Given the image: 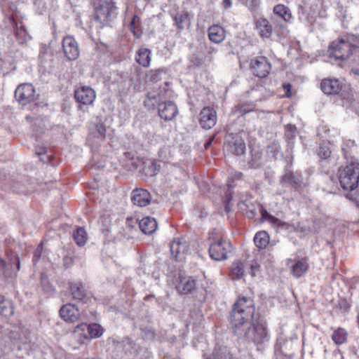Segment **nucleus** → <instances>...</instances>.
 Here are the masks:
<instances>
[{"instance_id":"0eeeda50","label":"nucleus","mask_w":359,"mask_h":359,"mask_svg":"<svg viewBox=\"0 0 359 359\" xmlns=\"http://www.w3.org/2000/svg\"><path fill=\"white\" fill-rule=\"evenodd\" d=\"M16 100L22 105H26L35 100V89L31 83L19 85L15 90Z\"/></svg>"},{"instance_id":"0e129e2a","label":"nucleus","mask_w":359,"mask_h":359,"mask_svg":"<svg viewBox=\"0 0 359 359\" xmlns=\"http://www.w3.org/2000/svg\"><path fill=\"white\" fill-rule=\"evenodd\" d=\"M351 72L355 74V75H358L359 76V69L356 68V69H352Z\"/></svg>"},{"instance_id":"4d7b16f0","label":"nucleus","mask_w":359,"mask_h":359,"mask_svg":"<svg viewBox=\"0 0 359 359\" xmlns=\"http://www.w3.org/2000/svg\"><path fill=\"white\" fill-rule=\"evenodd\" d=\"M41 257V248L40 246L37 248L35 250L34 256H33V262L34 263L37 262Z\"/></svg>"},{"instance_id":"69168bd1","label":"nucleus","mask_w":359,"mask_h":359,"mask_svg":"<svg viewBox=\"0 0 359 359\" xmlns=\"http://www.w3.org/2000/svg\"><path fill=\"white\" fill-rule=\"evenodd\" d=\"M216 52V49L215 48L210 47L208 50V54H212Z\"/></svg>"},{"instance_id":"6e6552de","label":"nucleus","mask_w":359,"mask_h":359,"mask_svg":"<svg viewBox=\"0 0 359 359\" xmlns=\"http://www.w3.org/2000/svg\"><path fill=\"white\" fill-rule=\"evenodd\" d=\"M104 332L102 327L97 323L86 324L81 323L78 325L74 330V332L78 333L86 339H93L100 337Z\"/></svg>"},{"instance_id":"473e14b6","label":"nucleus","mask_w":359,"mask_h":359,"mask_svg":"<svg viewBox=\"0 0 359 359\" xmlns=\"http://www.w3.org/2000/svg\"><path fill=\"white\" fill-rule=\"evenodd\" d=\"M254 242L258 248H265L269 243V234L264 231L257 232L254 237Z\"/></svg>"},{"instance_id":"cd10ccee","label":"nucleus","mask_w":359,"mask_h":359,"mask_svg":"<svg viewBox=\"0 0 359 359\" xmlns=\"http://www.w3.org/2000/svg\"><path fill=\"white\" fill-rule=\"evenodd\" d=\"M163 102L160 94L156 91L149 92L144 100V104L148 109H154L156 106Z\"/></svg>"},{"instance_id":"6e6d98bb","label":"nucleus","mask_w":359,"mask_h":359,"mask_svg":"<svg viewBox=\"0 0 359 359\" xmlns=\"http://www.w3.org/2000/svg\"><path fill=\"white\" fill-rule=\"evenodd\" d=\"M64 265L65 267H69L73 263V258L72 257L65 256L63 259Z\"/></svg>"},{"instance_id":"9b49d317","label":"nucleus","mask_w":359,"mask_h":359,"mask_svg":"<svg viewBox=\"0 0 359 359\" xmlns=\"http://www.w3.org/2000/svg\"><path fill=\"white\" fill-rule=\"evenodd\" d=\"M74 97L78 103L90 105L94 102L96 94L91 87L83 86L74 90Z\"/></svg>"},{"instance_id":"680f3d73","label":"nucleus","mask_w":359,"mask_h":359,"mask_svg":"<svg viewBox=\"0 0 359 359\" xmlns=\"http://www.w3.org/2000/svg\"><path fill=\"white\" fill-rule=\"evenodd\" d=\"M223 5H224V7L226 8H229L231 6V0H224L223 1Z\"/></svg>"},{"instance_id":"412c9836","label":"nucleus","mask_w":359,"mask_h":359,"mask_svg":"<svg viewBox=\"0 0 359 359\" xmlns=\"http://www.w3.org/2000/svg\"><path fill=\"white\" fill-rule=\"evenodd\" d=\"M69 290L73 299L85 302L88 299V293L81 282H69Z\"/></svg>"},{"instance_id":"7c9ffc66","label":"nucleus","mask_w":359,"mask_h":359,"mask_svg":"<svg viewBox=\"0 0 359 359\" xmlns=\"http://www.w3.org/2000/svg\"><path fill=\"white\" fill-rule=\"evenodd\" d=\"M175 25L178 29H184L185 27H188L190 25L191 20L189 15L187 12L178 13L175 17Z\"/></svg>"},{"instance_id":"20e7f679","label":"nucleus","mask_w":359,"mask_h":359,"mask_svg":"<svg viewBox=\"0 0 359 359\" xmlns=\"http://www.w3.org/2000/svg\"><path fill=\"white\" fill-rule=\"evenodd\" d=\"M338 179L343 189L353 191L358 186L359 163L351 162L338 170Z\"/></svg>"},{"instance_id":"3c124183","label":"nucleus","mask_w":359,"mask_h":359,"mask_svg":"<svg viewBox=\"0 0 359 359\" xmlns=\"http://www.w3.org/2000/svg\"><path fill=\"white\" fill-rule=\"evenodd\" d=\"M279 146L278 145H271V146H269L268 148H267V152L268 153H273V156L275 158H277V155L279 154Z\"/></svg>"},{"instance_id":"c756f323","label":"nucleus","mask_w":359,"mask_h":359,"mask_svg":"<svg viewBox=\"0 0 359 359\" xmlns=\"http://www.w3.org/2000/svg\"><path fill=\"white\" fill-rule=\"evenodd\" d=\"M166 74L167 70L165 68L151 69L146 73V78L148 81L156 83L161 81Z\"/></svg>"},{"instance_id":"9d476101","label":"nucleus","mask_w":359,"mask_h":359,"mask_svg":"<svg viewBox=\"0 0 359 359\" xmlns=\"http://www.w3.org/2000/svg\"><path fill=\"white\" fill-rule=\"evenodd\" d=\"M217 111L210 107H204L199 114V124L206 130L213 128L217 123Z\"/></svg>"},{"instance_id":"864d4df0","label":"nucleus","mask_w":359,"mask_h":359,"mask_svg":"<svg viewBox=\"0 0 359 359\" xmlns=\"http://www.w3.org/2000/svg\"><path fill=\"white\" fill-rule=\"evenodd\" d=\"M296 128L290 126L288 127L285 135L287 136V138H292L294 136Z\"/></svg>"},{"instance_id":"49530a36","label":"nucleus","mask_w":359,"mask_h":359,"mask_svg":"<svg viewBox=\"0 0 359 359\" xmlns=\"http://www.w3.org/2000/svg\"><path fill=\"white\" fill-rule=\"evenodd\" d=\"M96 128V131L97 133V137H104L105 136V133H106V131H107V128L106 126L100 123H97L95 126Z\"/></svg>"},{"instance_id":"58836bf2","label":"nucleus","mask_w":359,"mask_h":359,"mask_svg":"<svg viewBox=\"0 0 359 359\" xmlns=\"http://www.w3.org/2000/svg\"><path fill=\"white\" fill-rule=\"evenodd\" d=\"M255 105L253 103H244L238 104L232 109V113L234 114L244 115L254 111Z\"/></svg>"},{"instance_id":"a18cd8bd","label":"nucleus","mask_w":359,"mask_h":359,"mask_svg":"<svg viewBox=\"0 0 359 359\" xmlns=\"http://www.w3.org/2000/svg\"><path fill=\"white\" fill-rule=\"evenodd\" d=\"M244 215H245L249 219L254 218L257 215V208L255 205L252 203H250L249 208L245 210Z\"/></svg>"},{"instance_id":"bb28decb","label":"nucleus","mask_w":359,"mask_h":359,"mask_svg":"<svg viewBox=\"0 0 359 359\" xmlns=\"http://www.w3.org/2000/svg\"><path fill=\"white\" fill-rule=\"evenodd\" d=\"M259 209L262 215V218L265 220H267L273 226L285 229H289L290 227L291 226L290 224L283 222L280 219L276 218V217L270 215L262 207H259Z\"/></svg>"},{"instance_id":"bf43d9fd","label":"nucleus","mask_w":359,"mask_h":359,"mask_svg":"<svg viewBox=\"0 0 359 359\" xmlns=\"http://www.w3.org/2000/svg\"><path fill=\"white\" fill-rule=\"evenodd\" d=\"M214 138H215L214 136L209 137L208 141L204 144V147H205V149H208L210 147Z\"/></svg>"},{"instance_id":"72a5a7b5","label":"nucleus","mask_w":359,"mask_h":359,"mask_svg":"<svg viewBox=\"0 0 359 359\" xmlns=\"http://www.w3.org/2000/svg\"><path fill=\"white\" fill-rule=\"evenodd\" d=\"M15 35L20 43H24L27 42V40L30 38L27 33V31L25 29L22 22L20 23L15 22Z\"/></svg>"},{"instance_id":"2f4dec72","label":"nucleus","mask_w":359,"mask_h":359,"mask_svg":"<svg viewBox=\"0 0 359 359\" xmlns=\"http://www.w3.org/2000/svg\"><path fill=\"white\" fill-rule=\"evenodd\" d=\"M257 27L263 39H268L271 36L272 27L266 19H262L257 22Z\"/></svg>"},{"instance_id":"c03bdc74","label":"nucleus","mask_w":359,"mask_h":359,"mask_svg":"<svg viewBox=\"0 0 359 359\" xmlns=\"http://www.w3.org/2000/svg\"><path fill=\"white\" fill-rule=\"evenodd\" d=\"M118 344H120L125 351H130L131 348H133V346L135 345L134 341L129 337H125L122 339L121 342H118Z\"/></svg>"},{"instance_id":"f257e3e1","label":"nucleus","mask_w":359,"mask_h":359,"mask_svg":"<svg viewBox=\"0 0 359 359\" xmlns=\"http://www.w3.org/2000/svg\"><path fill=\"white\" fill-rule=\"evenodd\" d=\"M255 307L251 298L243 297L233 305L230 313V324L233 333L242 338L243 330L255 318Z\"/></svg>"},{"instance_id":"a211bd4d","label":"nucleus","mask_w":359,"mask_h":359,"mask_svg":"<svg viewBox=\"0 0 359 359\" xmlns=\"http://www.w3.org/2000/svg\"><path fill=\"white\" fill-rule=\"evenodd\" d=\"M151 200V194L146 189L137 188L132 191L131 201L135 205L145 207L150 203Z\"/></svg>"},{"instance_id":"7ed1b4c3","label":"nucleus","mask_w":359,"mask_h":359,"mask_svg":"<svg viewBox=\"0 0 359 359\" xmlns=\"http://www.w3.org/2000/svg\"><path fill=\"white\" fill-rule=\"evenodd\" d=\"M242 337L257 346L265 344L269 339L266 323L255 318L243 330Z\"/></svg>"},{"instance_id":"6ab92c4d","label":"nucleus","mask_w":359,"mask_h":359,"mask_svg":"<svg viewBox=\"0 0 359 359\" xmlns=\"http://www.w3.org/2000/svg\"><path fill=\"white\" fill-rule=\"evenodd\" d=\"M30 332L27 328L21 324L18 327H13L10 332V338L14 341H19L23 345L30 342Z\"/></svg>"},{"instance_id":"393cba45","label":"nucleus","mask_w":359,"mask_h":359,"mask_svg":"<svg viewBox=\"0 0 359 359\" xmlns=\"http://www.w3.org/2000/svg\"><path fill=\"white\" fill-rule=\"evenodd\" d=\"M139 226L140 230L144 234H152L157 229V222L156 219L151 217H143L139 222Z\"/></svg>"},{"instance_id":"f03ea898","label":"nucleus","mask_w":359,"mask_h":359,"mask_svg":"<svg viewBox=\"0 0 359 359\" xmlns=\"http://www.w3.org/2000/svg\"><path fill=\"white\" fill-rule=\"evenodd\" d=\"M329 53L336 60L351 61L359 65V36H348L332 41L329 46Z\"/></svg>"},{"instance_id":"09e8293b","label":"nucleus","mask_w":359,"mask_h":359,"mask_svg":"<svg viewBox=\"0 0 359 359\" xmlns=\"http://www.w3.org/2000/svg\"><path fill=\"white\" fill-rule=\"evenodd\" d=\"M250 203H251V202L247 200L238 201L237 204L238 208L243 214H244L245 210L249 208Z\"/></svg>"},{"instance_id":"4be33fe9","label":"nucleus","mask_w":359,"mask_h":359,"mask_svg":"<svg viewBox=\"0 0 359 359\" xmlns=\"http://www.w3.org/2000/svg\"><path fill=\"white\" fill-rule=\"evenodd\" d=\"M208 32L209 39L215 43H219L225 39L226 32L222 27L218 25L210 26Z\"/></svg>"},{"instance_id":"39448f33","label":"nucleus","mask_w":359,"mask_h":359,"mask_svg":"<svg viewBox=\"0 0 359 359\" xmlns=\"http://www.w3.org/2000/svg\"><path fill=\"white\" fill-rule=\"evenodd\" d=\"M232 251L233 246L231 243L229 241L222 238L211 242L208 249L210 258L215 261L227 259Z\"/></svg>"},{"instance_id":"1a4fd4ad","label":"nucleus","mask_w":359,"mask_h":359,"mask_svg":"<svg viewBox=\"0 0 359 359\" xmlns=\"http://www.w3.org/2000/svg\"><path fill=\"white\" fill-rule=\"evenodd\" d=\"M226 150L236 156L243 155L245 151V143L239 134H229L226 137Z\"/></svg>"},{"instance_id":"ea45409f","label":"nucleus","mask_w":359,"mask_h":359,"mask_svg":"<svg viewBox=\"0 0 359 359\" xmlns=\"http://www.w3.org/2000/svg\"><path fill=\"white\" fill-rule=\"evenodd\" d=\"M273 12L276 15L283 18L285 21H289L292 18L288 8L282 4L276 5L273 8Z\"/></svg>"},{"instance_id":"aec40b11","label":"nucleus","mask_w":359,"mask_h":359,"mask_svg":"<svg viewBox=\"0 0 359 359\" xmlns=\"http://www.w3.org/2000/svg\"><path fill=\"white\" fill-rule=\"evenodd\" d=\"M341 83L335 79H325L320 83V88L325 94L335 95L341 90Z\"/></svg>"},{"instance_id":"5fc2aeb1","label":"nucleus","mask_w":359,"mask_h":359,"mask_svg":"<svg viewBox=\"0 0 359 359\" xmlns=\"http://www.w3.org/2000/svg\"><path fill=\"white\" fill-rule=\"evenodd\" d=\"M232 199V196L230 195L225 201H224V209L225 211L229 212L231 210L232 205H231V201Z\"/></svg>"},{"instance_id":"8fccbe9b","label":"nucleus","mask_w":359,"mask_h":359,"mask_svg":"<svg viewBox=\"0 0 359 359\" xmlns=\"http://www.w3.org/2000/svg\"><path fill=\"white\" fill-rule=\"evenodd\" d=\"M190 61L196 67H201L203 63V60H202V58H201L196 54H193L190 57Z\"/></svg>"},{"instance_id":"de8ad7c7","label":"nucleus","mask_w":359,"mask_h":359,"mask_svg":"<svg viewBox=\"0 0 359 359\" xmlns=\"http://www.w3.org/2000/svg\"><path fill=\"white\" fill-rule=\"evenodd\" d=\"M143 337L147 340H153L155 338V332L149 328H144L142 330Z\"/></svg>"},{"instance_id":"f704fd0d","label":"nucleus","mask_w":359,"mask_h":359,"mask_svg":"<svg viewBox=\"0 0 359 359\" xmlns=\"http://www.w3.org/2000/svg\"><path fill=\"white\" fill-rule=\"evenodd\" d=\"M73 238L79 246H83L88 240L85 229L83 227H78L73 233Z\"/></svg>"},{"instance_id":"f3484780","label":"nucleus","mask_w":359,"mask_h":359,"mask_svg":"<svg viewBox=\"0 0 359 359\" xmlns=\"http://www.w3.org/2000/svg\"><path fill=\"white\" fill-rule=\"evenodd\" d=\"M158 115L165 121L172 120L177 114L178 110L175 104L171 101L163 102L158 107Z\"/></svg>"},{"instance_id":"603ef678","label":"nucleus","mask_w":359,"mask_h":359,"mask_svg":"<svg viewBox=\"0 0 359 359\" xmlns=\"http://www.w3.org/2000/svg\"><path fill=\"white\" fill-rule=\"evenodd\" d=\"M245 4L250 8H257L260 3V0H245Z\"/></svg>"},{"instance_id":"2eb2a0df","label":"nucleus","mask_w":359,"mask_h":359,"mask_svg":"<svg viewBox=\"0 0 359 359\" xmlns=\"http://www.w3.org/2000/svg\"><path fill=\"white\" fill-rule=\"evenodd\" d=\"M252 73L259 78H265L271 70V64L265 57H259L251 63Z\"/></svg>"},{"instance_id":"423d86ee","label":"nucleus","mask_w":359,"mask_h":359,"mask_svg":"<svg viewBox=\"0 0 359 359\" xmlns=\"http://www.w3.org/2000/svg\"><path fill=\"white\" fill-rule=\"evenodd\" d=\"M116 15V7L112 1H104L95 8V20L104 26L108 25Z\"/></svg>"},{"instance_id":"dca6fc26","label":"nucleus","mask_w":359,"mask_h":359,"mask_svg":"<svg viewBox=\"0 0 359 359\" xmlns=\"http://www.w3.org/2000/svg\"><path fill=\"white\" fill-rule=\"evenodd\" d=\"M280 182L282 184H287L294 189L301 188L304 184L303 177L298 172H292L285 168V173L281 176Z\"/></svg>"},{"instance_id":"37998d69","label":"nucleus","mask_w":359,"mask_h":359,"mask_svg":"<svg viewBox=\"0 0 359 359\" xmlns=\"http://www.w3.org/2000/svg\"><path fill=\"white\" fill-rule=\"evenodd\" d=\"M139 20H140L139 17L135 15L133 16L132 21L130 22V29L131 32H133V35L135 36V37H136V38L141 37V36L142 34V31L136 27V23L137 22H139Z\"/></svg>"},{"instance_id":"a19ab883","label":"nucleus","mask_w":359,"mask_h":359,"mask_svg":"<svg viewBox=\"0 0 359 359\" xmlns=\"http://www.w3.org/2000/svg\"><path fill=\"white\" fill-rule=\"evenodd\" d=\"M316 153L317 155L322 159L328 158L331 154L330 144L327 142L320 144L319 147L316 149Z\"/></svg>"},{"instance_id":"c9c22d12","label":"nucleus","mask_w":359,"mask_h":359,"mask_svg":"<svg viewBox=\"0 0 359 359\" xmlns=\"http://www.w3.org/2000/svg\"><path fill=\"white\" fill-rule=\"evenodd\" d=\"M244 276V265L241 261H235L232 263L231 276L233 279H241Z\"/></svg>"},{"instance_id":"b1692460","label":"nucleus","mask_w":359,"mask_h":359,"mask_svg":"<svg viewBox=\"0 0 359 359\" xmlns=\"http://www.w3.org/2000/svg\"><path fill=\"white\" fill-rule=\"evenodd\" d=\"M151 60V51L147 48L141 47L136 52L135 61L143 67H148Z\"/></svg>"},{"instance_id":"13d9d810","label":"nucleus","mask_w":359,"mask_h":359,"mask_svg":"<svg viewBox=\"0 0 359 359\" xmlns=\"http://www.w3.org/2000/svg\"><path fill=\"white\" fill-rule=\"evenodd\" d=\"M292 86L290 83L283 84V88L286 90V96L287 97L291 96V90Z\"/></svg>"},{"instance_id":"e2e57ef3","label":"nucleus","mask_w":359,"mask_h":359,"mask_svg":"<svg viewBox=\"0 0 359 359\" xmlns=\"http://www.w3.org/2000/svg\"><path fill=\"white\" fill-rule=\"evenodd\" d=\"M257 265H251V269H252V276H255V271L258 269Z\"/></svg>"},{"instance_id":"4c0bfd02","label":"nucleus","mask_w":359,"mask_h":359,"mask_svg":"<svg viewBox=\"0 0 359 359\" xmlns=\"http://www.w3.org/2000/svg\"><path fill=\"white\" fill-rule=\"evenodd\" d=\"M348 333L341 327L335 330L332 335V339L337 345H341L347 340Z\"/></svg>"},{"instance_id":"f8f14e48","label":"nucleus","mask_w":359,"mask_h":359,"mask_svg":"<svg viewBox=\"0 0 359 359\" xmlns=\"http://www.w3.org/2000/svg\"><path fill=\"white\" fill-rule=\"evenodd\" d=\"M170 252L173 257L181 261L185 258L189 248V244L184 238H177L170 243Z\"/></svg>"},{"instance_id":"338daca9","label":"nucleus","mask_w":359,"mask_h":359,"mask_svg":"<svg viewBox=\"0 0 359 359\" xmlns=\"http://www.w3.org/2000/svg\"><path fill=\"white\" fill-rule=\"evenodd\" d=\"M236 176L238 178H241L243 176V174L241 172H239L238 174L236 175Z\"/></svg>"},{"instance_id":"e433bc0d","label":"nucleus","mask_w":359,"mask_h":359,"mask_svg":"<svg viewBox=\"0 0 359 359\" xmlns=\"http://www.w3.org/2000/svg\"><path fill=\"white\" fill-rule=\"evenodd\" d=\"M14 313V308L11 301L3 299L0 301V314L6 318L13 316Z\"/></svg>"},{"instance_id":"4468645a","label":"nucleus","mask_w":359,"mask_h":359,"mask_svg":"<svg viewBox=\"0 0 359 359\" xmlns=\"http://www.w3.org/2000/svg\"><path fill=\"white\" fill-rule=\"evenodd\" d=\"M62 49L65 57L69 60H75L79 55L78 43L72 36L64 37L62 40Z\"/></svg>"},{"instance_id":"a878e982","label":"nucleus","mask_w":359,"mask_h":359,"mask_svg":"<svg viewBox=\"0 0 359 359\" xmlns=\"http://www.w3.org/2000/svg\"><path fill=\"white\" fill-rule=\"evenodd\" d=\"M177 290L182 294H193L196 290V280L191 278H184L177 285Z\"/></svg>"},{"instance_id":"5701e85b","label":"nucleus","mask_w":359,"mask_h":359,"mask_svg":"<svg viewBox=\"0 0 359 359\" xmlns=\"http://www.w3.org/2000/svg\"><path fill=\"white\" fill-rule=\"evenodd\" d=\"M308 262L309 259L307 257L297 260L291 267L292 275L296 278H300L304 276L309 267Z\"/></svg>"},{"instance_id":"052dcab7","label":"nucleus","mask_w":359,"mask_h":359,"mask_svg":"<svg viewBox=\"0 0 359 359\" xmlns=\"http://www.w3.org/2000/svg\"><path fill=\"white\" fill-rule=\"evenodd\" d=\"M6 268V262L0 257V269L5 271Z\"/></svg>"},{"instance_id":"c85d7f7f","label":"nucleus","mask_w":359,"mask_h":359,"mask_svg":"<svg viewBox=\"0 0 359 359\" xmlns=\"http://www.w3.org/2000/svg\"><path fill=\"white\" fill-rule=\"evenodd\" d=\"M206 359H237L231 354L229 348L224 346L215 348L212 355Z\"/></svg>"},{"instance_id":"79ce46f5","label":"nucleus","mask_w":359,"mask_h":359,"mask_svg":"<svg viewBox=\"0 0 359 359\" xmlns=\"http://www.w3.org/2000/svg\"><path fill=\"white\" fill-rule=\"evenodd\" d=\"M7 255L11 268L13 269V267H15L16 271H18L20 269V262L18 256L13 252H8Z\"/></svg>"},{"instance_id":"ddd939ff","label":"nucleus","mask_w":359,"mask_h":359,"mask_svg":"<svg viewBox=\"0 0 359 359\" xmlns=\"http://www.w3.org/2000/svg\"><path fill=\"white\" fill-rule=\"evenodd\" d=\"M59 312L61 318L68 323H76L81 317L79 308L75 304L71 303L63 305Z\"/></svg>"}]
</instances>
